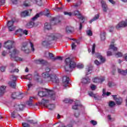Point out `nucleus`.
I'll list each match as a JSON object with an SVG mask.
<instances>
[{
  "label": "nucleus",
  "instance_id": "nucleus-1",
  "mask_svg": "<svg viewBox=\"0 0 127 127\" xmlns=\"http://www.w3.org/2000/svg\"><path fill=\"white\" fill-rule=\"evenodd\" d=\"M62 37V35L58 33H53L48 35L46 37L45 41L42 42V45L44 46H49L51 44H52V41L53 40H56L58 38H61Z\"/></svg>",
  "mask_w": 127,
  "mask_h": 127
},
{
  "label": "nucleus",
  "instance_id": "nucleus-2",
  "mask_svg": "<svg viewBox=\"0 0 127 127\" xmlns=\"http://www.w3.org/2000/svg\"><path fill=\"white\" fill-rule=\"evenodd\" d=\"M42 76L46 82H52L55 84H59V78L56 74H50L49 72H44Z\"/></svg>",
  "mask_w": 127,
  "mask_h": 127
},
{
  "label": "nucleus",
  "instance_id": "nucleus-3",
  "mask_svg": "<svg viewBox=\"0 0 127 127\" xmlns=\"http://www.w3.org/2000/svg\"><path fill=\"white\" fill-rule=\"evenodd\" d=\"M46 90L47 91H39L38 93V96H39V97H50L52 100H55V98H56L55 92L50 90H48L47 89H46Z\"/></svg>",
  "mask_w": 127,
  "mask_h": 127
},
{
  "label": "nucleus",
  "instance_id": "nucleus-4",
  "mask_svg": "<svg viewBox=\"0 0 127 127\" xmlns=\"http://www.w3.org/2000/svg\"><path fill=\"white\" fill-rule=\"evenodd\" d=\"M11 59H15V61H22L23 59L17 57V54L19 53V51L17 50L16 49H14L12 52L10 51H9Z\"/></svg>",
  "mask_w": 127,
  "mask_h": 127
},
{
  "label": "nucleus",
  "instance_id": "nucleus-5",
  "mask_svg": "<svg viewBox=\"0 0 127 127\" xmlns=\"http://www.w3.org/2000/svg\"><path fill=\"white\" fill-rule=\"evenodd\" d=\"M66 65H69V69H74L76 67V63L72 59L67 58L65 60Z\"/></svg>",
  "mask_w": 127,
  "mask_h": 127
},
{
  "label": "nucleus",
  "instance_id": "nucleus-6",
  "mask_svg": "<svg viewBox=\"0 0 127 127\" xmlns=\"http://www.w3.org/2000/svg\"><path fill=\"white\" fill-rule=\"evenodd\" d=\"M11 80L8 82V85L13 89H15L16 87V80H17V77L14 75H11L10 77Z\"/></svg>",
  "mask_w": 127,
  "mask_h": 127
},
{
  "label": "nucleus",
  "instance_id": "nucleus-7",
  "mask_svg": "<svg viewBox=\"0 0 127 127\" xmlns=\"http://www.w3.org/2000/svg\"><path fill=\"white\" fill-rule=\"evenodd\" d=\"M4 47L8 50H10L11 48L14 47V42L12 41H8L4 43Z\"/></svg>",
  "mask_w": 127,
  "mask_h": 127
},
{
  "label": "nucleus",
  "instance_id": "nucleus-8",
  "mask_svg": "<svg viewBox=\"0 0 127 127\" xmlns=\"http://www.w3.org/2000/svg\"><path fill=\"white\" fill-rule=\"evenodd\" d=\"M105 79L104 76L95 77L92 79V81L96 84H102L105 81Z\"/></svg>",
  "mask_w": 127,
  "mask_h": 127
},
{
  "label": "nucleus",
  "instance_id": "nucleus-9",
  "mask_svg": "<svg viewBox=\"0 0 127 127\" xmlns=\"http://www.w3.org/2000/svg\"><path fill=\"white\" fill-rule=\"evenodd\" d=\"M69 81H70V78H69V77H66V76H64L63 77V86L64 88L68 87Z\"/></svg>",
  "mask_w": 127,
  "mask_h": 127
},
{
  "label": "nucleus",
  "instance_id": "nucleus-10",
  "mask_svg": "<svg viewBox=\"0 0 127 127\" xmlns=\"http://www.w3.org/2000/svg\"><path fill=\"white\" fill-rule=\"evenodd\" d=\"M21 50L23 51L25 53L28 54L30 52V50L27 48V43L24 42L22 44V47L21 48Z\"/></svg>",
  "mask_w": 127,
  "mask_h": 127
},
{
  "label": "nucleus",
  "instance_id": "nucleus-11",
  "mask_svg": "<svg viewBox=\"0 0 127 127\" xmlns=\"http://www.w3.org/2000/svg\"><path fill=\"white\" fill-rule=\"evenodd\" d=\"M19 34L20 36H22L23 34H25V35H27L28 34V31L26 30H22V29H19L17 30L15 32V34Z\"/></svg>",
  "mask_w": 127,
  "mask_h": 127
},
{
  "label": "nucleus",
  "instance_id": "nucleus-12",
  "mask_svg": "<svg viewBox=\"0 0 127 127\" xmlns=\"http://www.w3.org/2000/svg\"><path fill=\"white\" fill-rule=\"evenodd\" d=\"M14 21H8L7 22V26L9 31H13L15 29V27L13 26Z\"/></svg>",
  "mask_w": 127,
  "mask_h": 127
},
{
  "label": "nucleus",
  "instance_id": "nucleus-13",
  "mask_svg": "<svg viewBox=\"0 0 127 127\" xmlns=\"http://www.w3.org/2000/svg\"><path fill=\"white\" fill-rule=\"evenodd\" d=\"M127 26V20L120 22L117 26V29L121 28L122 27H126Z\"/></svg>",
  "mask_w": 127,
  "mask_h": 127
},
{
  "label": "nucleus",
  "instance_id": "nucleus-14",
  "mask_svg": "<svg viewBox=\"0 0 127 127\" xmlns=\"http://www.w3.org/2000/svg\"><path fill=\"white\" fill-rule=\"evenodd\" d=\"M101 3L103 11L104 12H107L108 9H109L107 3H106V1H104L103 0H102L101 1Z\"/></svg>",
  "mask_w": 127,
  "mask_h": 127
},
{
  "label": "nucleus",
  "instance_id": "nucleus-15",
  "mask_svg": "<svg viewBox=\"0 0 127 127\" xmlns=\"http://www.w3.org/2000/svg\"><path fill=\"white\" fill-rule=\"evenodd\" d=\"M112 97L115 101H116L117 105H122V103H123V98L121 97L117 98V95H112Z\"/></svg>",
  "mask_w": 127,
  "mask_h": 127
},
{
  "label": "nucleus",
  "instance_id": "nucleus-16",
  "mask_svg": "<svg viewBox=\"0 0 127 127\" xmlns=\"http://www.w3.org/2000/svg\"><path fill=\"white\" fill-rule=\"evenodd\" d=\"M14 110L17 111H22L24 108V106L22 104H16L14 106Z\"/></svg>",
  "mask_w": 127,
  "mask_h": 127
},
{
  "label": "nucleus",
  "instance_id": "nucleus-17",
  "mask_svg": "<svg viewBox=\"0 0 127 127\" xmlns=\"http://www.w3.org/2000/svg\"><path fill=\"white\" fill-rule=\"evenodd\" d=\"M73 14H74V15H78V18L79 19H81V20H85V16H83L82 15H81V13H80V12H79V11H78V10L74 11L73 12Z\"/></svg>",
  "mask_w": 127,
  "mask_h": 127
},
{
  "label": "nucleus",
  "instance_id": "nucleus-18",
  "mask_svg": "<svg viewBox=\"0 0 127 127\" xmlns=\"http://www.w3.org/2000/svg\"><path fill=\"white\" fill-rule=\"evenodd\" d=\"M92 70L93 66H92L91 65H88L86 68V76H88V75L91 74V73H92Z\"/></svg>",
  "mask_w": 127,
  "mask_h": 127
},
{
  "label": "nucleus",
  "instance_id": "nucleus-19",
  "mask_svg": "<svg viewBox=\"0 0 127 127\" xmlns=\"http://www.w3.org/2000/svg\"><path fill=\"white\" fill-rule=\"evenodd\" d=\"M74 31V28L73 27L67 26L65 28V32L66 33L69 34L70 33H73Z\"/></svg>",
  "mask_w": 127,
  "mask_h": 127
},
{
  "label": "nucleus",
  "instance_id": "nucleus-20",
  "mask_svg": "<svg viewBox=\"0 0 127 127\" xmlns=\"http://www.w3.org/2000/svg\"><path fill=\"white\" fill-rule=\"evenodd\" d=\"M78 107H82V105H81L79 100H76L74 103V105H73L72 108L73 110H77Z\"/></svg>",
  "mask_w": 127,
  "mask_h": 127
},
{
  "label": "nucleus",
  "instance_id": "nucleus-21",
  "mask_svg": "<svg viewBox=\"0 0 127 127\" xmlns=\"http://www.w3.org/2000/svg\"><path fill=\"white\" fill-rule=\"evenodd\" d=\"M91 82V79L89 78V77H83L81 79V82L82 84H89Z\"/></svg>",
  "mask_w": 127,
  "mask_h": 127
},
{
  "label": "nucleus",
  "instance_id": "nucleus-22",
  "mask_svg": "<svg viewBox=\"0 0 127 127\" xmlns=\"http://www.w3.org/2000/svg\"><path fill=\"white\" fill-rule=\"evenodd\" d=\"M49 103V100L44 99H43L42 101L40 102V105H43V106H44V107H46V108H47V107L48 106Z\"/></svg>",
  "mask_w": 127,
  "mask_h": 127
},
{
  "label": "nucleus",
  "instance_id": "nucleus-23",
  "mask_svg": "<svg viewBox=\"0 0 127 127\" xmlns=\"http://www.w3.org/2000/svg\"><path fill=\"white\" fill-rule=\"evenodd\" d=\"M97 56V58L98 59H100V61H101V63H105V61H106V59L104 58L102 55H101V54H97L96 55Z\"/></svg>",
  "mask_w": 127,
  "mask_h": 127
},
{
  "label": "nucleus",
  "instance_id": "nucleus-24",
  "mask_svg": "<svg viewBox=\"0 0 127 127\" xmlns=\"http://www.w3.org/2000/svg\"><path fill=\"white\" fill-rule=\"evenodd\" d=\"M118 72L119 74H121V75L125 76V75H127V69L126 70H124L123 69H121V68H118Z\"/></svg>",
  "mask_w": 127,
  "mask_h": 127
},
{
  "label": "nucleus",
  "instance_id": "nucleus-25",
  "mask_svg": "<svg viewBox=\"0 0 127 127\" xmlns=\"http://www.w3.org/2000/svg\"><path fill=\"white\" fill-rule=\"evenodd\" d=\"M51 23H53V24L55 25L57 24L58 22H60V21H59L57 18L54 17L51 19Z\"/></svg>",
  "mask_w": 127,
  "mask_h": 127
},
{
  "label": "nucleus",
  "instance_id": "nucleus-26",
  "mask_svg": "<svg viewBox=\"0 0 127 127\" xmlns=\"http://www.w3.org/2000/svg\"><path fill=\"white\" fill-rule=\"evenodd\" d=\"M5 88H6L5 86H2L0 87V97H1L4 94Z\"/></svg>",
  "mask_w": 127,
  "mask_h": 127
},
{
  "label": "nucleus",
  "instance_id": "nucleus-27",
  "mask_svg": "<svg viewBox=\"0 0 127 127\" xmlns=\"http://www.w3.org/2000/svg\"><path fill=\"white\" fill-rule=\"evenodd\" d=\"M100 17V15L99 14H96L94 17L90 20L89 21V23H92L93 21H96V20H97V19H99V18Z\"/></svg>",
  "mask_w": 127,
  "mask_h": 127
},
{
  "label": "nucleus",
  "instance_id": "nucleus-28",
  "mask_svg": "<svg viewBox=\"0 0 127 127\" xmlns=\"http://www.w3.org/2000/svg\"><path fill=\"white\" fill-rule=\"evenodd\" d=\"M34 26V22L30 21L29 23H27L26 27L27 28H32Z\"/></svg>",
  "mask_w": 127,
  "mask_h": 127
},
{
  "label": "nucleus",
  "instance_id": "nucleus-29",
  "mask_svg": "<svg viewBox=\"0 0 127 127\" xmlns=\"http://www.w3.org/2000/svg\"><path fill=\"white\" fill-rule=\"evenodd\" d=\"M36 63L37 64H43V65H44L46 64V61L43 60L39 59L36 61Z\"/></svg>",
  "mask_w": 127,
  "mask_h": 127
},
{
  "label": "nucleus",
  "instance_id": "nucleus-30",
  "mask_svg": "<svg viewBox=\"0 0 127 127\" xmlns=\"http://www.w3.org/2000/svg\"><path fill=\"white\" fill-rule=\"evenodd\" d=\"M21 16L22 17H25V16H28V11L25 10L21 13Z\"/></svg>",
  "mask_w": 127,
  "mask_h": 127
},
{
  "label": "nucleus",
  "instance_id": "nucleus-31",
  "mask_svg": "<svg viewBox=\"0 0 127 127\" xmlns=\"http://www.w3.org/2000/svg\"><path fill=\"white\" fill-rule=\"evenodd\" d=\"M32 100H33V97H30L29 101H28L26 102V105L29 106V107H31V106H32Z\"/></svg>",
  "mask_w": 127,
  "mask_h": 127
},
{
  "label": "nucleus",
  "instance_id": "nucleus-32",
  "mask_svg": "<svg viewBox=\"0 0 127 127\" xmlns=\"http://www.w3.org/2000/svg\"><path fill=\"white\" fill-rule=\"evenodd\" d=\"M47 108H48L49 110H50V111H52V110H54V109H55V105L48 104V106H47Z\"/></svg>",
  "mask_w": 127,
  "mask_h": 127
},
{
  "label": "nucleus",
  "instance_id": "nucleus-33",
  "mask_svg": "<svg viewBox=\"0 0 127 127\" xmlns=\"http://www.w3.org/2000/svg\"><path fill=\"white\" fill-rule=\"evenodd\" d=\"M45 28L46 29H51V24L49 23H45Z\"/></svg>",
  "mask_w": 127,
  "mask_h": 127
},
{
  "label": "nucleus",
  "instance_id": "nucleus-34",
  "mask_svg": "<svg viewBox=\"0 0 127 127\" xmlns=\"http://www.w3.org/2000/svg\"><path fill=\"white\" fill-rule=\"evenodd\" d=\"M64 103H65V104H72L73 103V100H70L69 99L65 98L64 101Z\"/></svg>",
  "mask_w": 127,
  "mask_h": 127
},
{
  "label": "nucleus",
  "instance_id": "nucleus-35",
  "mask_svg": "<svg viewBox=\"0 0 127 127\" xmlns=\"http://www.w3.org/2000/svg\"><path fill=\"white\" fill-rule=\"evenodd\" d=\"M64 8V6L62 4V7H57L56 6L55 8H54V10H56V11H60V10H62Z\"/></svg>",
  "mask_w": 127,
  "mask_h": 127
},
{
  "label": "nucleus",
  "instance_id": "nucleus-36",
  "mask_svg": "<svg viewBox=\"0 0 127 127\" xmlns=\"http://www.w3.org/2000/svg\"><path fill=\"white\" fill-rule=\"evenodd\" d=\"M110 95H111V92H107V93H106V89L103 88L102 96H110Z\"/></svg>",
  "mask_w": 127,
  "mask_h": 127
},
{
  "label": "nucleus",
  "instance_id": "nucleus-37",
  "mask_svg": "<svg viewBox=\"0 0 127 127\" xmlns=\"http://www.w3.org/2000/svg\"><path fill=\"white\" fill-rule=\"evenodd\" d=\"M88 95L89 96H90V97H93V98H94V99H95L96 100H98V99H97V96H96L95 94H94L93 92L92 91H89L88 92Z\"/></svg>",
  "mask_w": 127,
  "mask_h": 127
},
{
  "label": "nucleus",
  "instance_id": "nucleus-38",
  "mask_svg": "<svg viewBox=\"0 0 127 127\" xmlns=\"http://www.w3.org/2000/svg\"><path fill=\"white\" fill-rule=\"evenodd\" d=\"M101 40H105L106 39V32L101 33L100 34Z\"/></svg>",
  "mask_w": 127,
  "mask_h": 127
},
{
  "label": "nucleus",
  "instance_id": "nucleus-39",
  "mask_svg": "<svg viewBox=\"0 0 127 127\" xmlns=\"http://www.w3.org/2000/svg\"><path fill=\"white\" fill-rule=\"evenodd\" d=\"M109 49H112L113 51H117L118 50V48L115 47V45H111Z\"/></svg>",
  "mask_w": 127,
  "mask_h": 127
},
{
  "label": "nucleus",
  "instance_id": "nucleus-40",
  "mask_svg": "<svg viewBox=\"0 0 127 127\" xmlns=\"http://www.w3.org/2000/svg\"><path fill=\"white\" fill-rule=\"evenodd\" d=\"M116 106V103H115V102L114 101H110L109 103V106L110 107V108H113V107H115Z\"/></svg>",
  "mask_w": 127,
  "mask_h": 127
},
{
  "label": "nucleus",
  "instance_id": "nucleus-41",
  "mask_svg": "<svg viewBox=\"0 0 127 127\" xmlns=\"http://www.w3.org/2000/svg\"><path fill=\"white\" fill-rule=\"evenodd\" d=\"M17 95L18 93L17 92H13V93H12L11 98L14 99H16V98L17 97Z\"/></svg>",
  "mask_w": 127,
  "mask_h": 127
},
{
  "label": "nucleus",
  "instance_id": "nucleus-42",
  "mask_svg": "<svg viewBox=\"0 0 127 127\" xmlns=\"http://www.w3.org/2000/svg\"><path fill=\"white\" fill-rule=\"evenodd\" d=\"M15 115H16V112L15 111H14L13 112L11 113V118H12V119H15V118H16Z\"/></svg>",
  "mask_w": 127,
  "mask_h": 127
},
{
  "label": "nucleus",
  "instance_id": "nucleus-43",
  "mask_svg": "<svg viewBox=\"0 0 127 127\" xmlns=\"http://www.w3.org/2000/svg\"><path fill=\"white\" fill-rule=\"evenodd\" d=\"M114 86H116V83L112 82L111 81H109L108 82V87H109L110 88H112V87H114Z\"/></svg>",
  "mask_w": 127,
  "mask_h": 127
},
{
  "label": "nucleus",
  "instance_id": "nucleus-44",
  "mask_svg": "<svg viewBox=\"0 0 127 127\" xmlns=\"http://www.w3.org/2000/svg\"><path fill=\"white\" fill-rule=\"evenodd\" d=\"M30 44L31 51H32V52H34V51H35V49L34 48V45H33V44H32L31 42H30Z\"/></svg>",
  "mask_w": 127,
  "mask_h": 127
},
{
  "label": "nucleus",
  "instance_id": "nucleus-45",
  "mask_svg": "<svg viewBox=\"0 0 127 127\" xmlns=\"http://www.w3.org/2000/svg\"><path fill=\"white\" fill-rule=\"evenodd\" d=\"M49 56L51 59V60H53V61H54V59H55V58H54V56L53 55V54L51 53H49Z\"/></svg>",
  "mask_w": 127,
  "mask_h": 127
},
{
  "label": "nucleus",
  "instance_id": "nucleus-46",
  "mask_svg": "<svg viewBox=\"0 0 127 127\" xmlns=\"http://www.w3.org/2000/svg\"><path fill=\"white\" fill-rule=\"evenodd\" d=\"M86 34L88 36H92V35H93V33L91 30H88L86 31Z\"/></svg>",
  "mask_w": 127,
  "mask_h": 127
},
{
  "label": "nucleus",
  "instance_id": "nucleus-47",
  "mask_svg": "<svg viewBox=\"0 0 127 127\" xmlns=\"http://www.w3.org/2000/svg\"><path fill=\"white\" fill-rule=\"evenodd\" d=\"M38 17H39V14L37 13L36 15L34 16V17L32 18V20H33V21H34V20H36V19H37Z\"/></svg>",
  "mask_w": 127,
  "mask_h": 127
},
{
  "label": "nucleus",
  "instance_id": "nucleus-48",
  "mask_svg": "<svg viewBox=\"0 0 127 127\" xmlns=\"http://www.w3.org/2000/svg\"><path fill=\"white\" fill-rule=\"evenodd\" d=\"M115 56L117 57H123V53L119 52L115 54Z\"/></svg>",
  "mask_w": 127,
  "mask_h": 127
},
{
  "label": "nucleus",
  "instance_id": "nucleus-49",
  "mask_svg": "<svg viewBox=\"0 0 127 127\" xmlns=\"http://www.w3.org/2000/svg\"><path fill=\"white\" fill-rule=\"evenodd\" d=\"M28 123H29V124H31L32 125H35L37 124V122L34 121V120H28Z\"/></svg>",
  "mask_w": 127,
  "mask_h": 127
},
{
  "label": "nucleus",
  "instance_id": "nucleus-50",
  "mask_svg": "<svg viewBox=\"0 0 127 127\" xmlns=\"http://www.w3.org/2000/svg\"><path fill=\"white\" fill-rule=\"evenodd\" d=\"M96 48V44H93L92 46V54H95V49Z\"/></svg>",
  "mask_w": 127,
  "mask_h": 127
},
{
  "label": "nucleus",
  "instance_id": "nucleus-51",
  "mask_svg": "<svg viewBox=\"0 0 127 127\" xmlns=\"http://www.w3.org/2000/svg\"><path fill=\"white\" fill-rule=\"evenodd\" d=\"M96 88H97V86H96V85H95V84H91L90 85V89H91V90H92V91H94V90Z\"/></svg>",
  "mask_w": 127,
  "mask_h": 127
},
{
  "label": "nucleus",
  "instance_id": "nucleus-52",
  "mask_svg": "<svg viewBox=\"0 0 127 127\" xmlns=\"http://www.w3.org/2000/svg\"><path fill=\"white\" fill-rule=\"evenodd\" d=\"M63 60V58H62V57H57L55 58L54 61H56V60H60V61H62Z\"/></svg>",
  "mask_w": 127,
  "mask_h": 127
},
{
  "label": "nucleus",
  "instance_id": "nucleus-53",
  "mask_svg": "<svg viewBox=\"0 0 127 127\" xmlns=\"http://www.w3.org/2000/svg\"><path fill=\"white\" fill-rule=\"evenodd\" d=\"M25 79H27V80H29L30 81V80H31L32 79L31 74H28L27 75H26L25 77Z\"/></svg>",
  "mask_w": 127,
  "mask_h": 127
},
{
  "label": "nucleus",
  "instance_id": "nucleus-54",
  "mask_svg": "<svg viewBox=\"0 0 127 127\" xmlns=\"http://www.w3.org/2000/svg\"><path fill=\"white\" fill-rule=\"evenodd\" d=\"M37 4L38 5H42V0H36Z\"/></svg>",
  "mask_w": 127,
  "mask_h": 127
},
{
  "label": "nucleus",
  "instance_id": "nucleus-55",
  "mask_svg": "<svg viewBox=\"0 0 127 127\" xmlns=\"http://www.w3.org/2000/svg\"><path fill=\"white\" fill-rule=\"evenodd\" d=\"M22 125L23 127H30V126L29 125V124L26 123H23Z\"/></svg>",
  "mask_w": 127,
  "mask_h": 127
},
{
  "label": "nucleus",
  "instance_id": "nucleus-56",
  "mask_svg": "<svg viewBox=\"0 0 127 127\" xmlns=\"http://www.w3.org/2000/svg\"><path fill=\"white\" fill-rule=\"evenodd\" d=\"M23 97L22 96V94H19L17 95V98L16 99H17L18 100H20V99H22Z\"/></svg>",
  "mask_w": 127,
  "mask_h": 127
},
{
  "label": "nucleus",
  "instance_id": "nucleus-57",
  "mask_svg": "<svg viewBox=\"0 0 127 127\" xmlns=\"http://www.w3.org/2000/svg\"><path fill=\"white\" fill-rule=\"evenodd\" d=\"M109 30L110 32H113L114 31V26H109Z\"/></svg>",
  "mask_w": 127,
  "mask_h": 127
},
{
  "label": "nucleus",
  "instance_id": "nucleus-58",
  "mask_svg": "<svg viewBox=\"0 0 127 127\" xmlns=\"http://www.w3.org/2000/svg\"><path fill=\"white\" fill-rule=\"evenodd\" d=\"M77 67L78 68V69H82V68H84V65L82 64H78L77 65Z\"/></svg>",
  "mask_w": 127,
  "mask_h": 127
},
{
  "label": "nucleus",
  "instance_id": "nucleus-59",
  "mask_svg": "<svg viewBox=\"0 0 127 127\" xmlns=\"http://www.w3.org/2000/svg\"><path fill=\"white\" fill-rule=\"evenodd\" d=\"M90 123L92 124V125H93V126H96L97 124V121H95L94 120H91Z\"/></svg>",
  "mask_w": 127,
  "mask_h": 127
},
{
  "label": "nucleus",
  "instance_id": "nucleus-60",
  "mask_svg": "<svg viewBox=\"0 0 127 127\" xmlns=\"http://www.w3.org/2000/svg\"><path fill=\"white\" fill-rule=\"evenodd\" d=\"M64 15H69V16H71L72 15V13L68 12H64Z\"/></svg>",
  "mask_w": 127,
  "mask_h": 127
},
{
  "label": "nucleus",
  "instance_id": "nucleus-61",
  "mask_svg": "<svg viewBox=\"0 0 127 127\" xmlns=\"http://www.w3.org/2000/svg\"><path fill=\"white\" fill-rule=\"evenodd\" d=\"M76 47V46L75 45V43H73L71 45V48L72 50H74Z\"/></svg>",
  "mask_w": 127,
  "mask_h": 127
},
{
  "label": "nucleus",
  "instance_id": "nucleus-62",
  "mask_svg": "<svg viewBox=\"0 0 127 127\" xmlns=\"http://www.w3.org/2000/svg\"><path fill=\"white\" fill-rule=\"evenodd\" d=\"M74 116L75 118H78L79 116H80V113H79V112L77 111L75 113Z\"/></svg>",
  "mask_w": 127,
  "mask_h": 127
},
{
  "label": "nucleus",
  "instance_id": "nucleus-63",
  "mask_svg": "<svg viewBox=\"0 0 127 127\" xmlns=\"http://www.w3.org/2000/svg\"><path fill=\"white\" fill-rule=\"evenodd\" d=\"M6 66H1L0 67L1 72H4L5 71Z\"/></svg>",
  "mask_w": 127,
  "mask_h": 127
},
{
  "label": "nucleus",
  "instance_id": "nucleus-64",
  "mask_svg": "<svg viewBox=\"0 0 127 127\" xmlns=\"http://www.w3.org/2000/svg\"><path fill=\"white\" fill-rule=\"evenodd\" d=\"M19 71V70H18V69L16 68V69H15L13 70H11V71H10V72H11V73H14V72H16L17 73H18V71Z\"/></svg>",
  "mask_w": 127,
  "mask_h": 127
}]
</instances>
